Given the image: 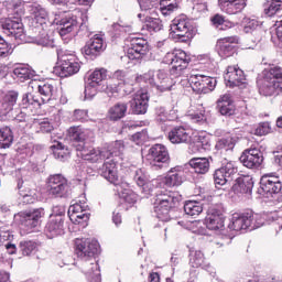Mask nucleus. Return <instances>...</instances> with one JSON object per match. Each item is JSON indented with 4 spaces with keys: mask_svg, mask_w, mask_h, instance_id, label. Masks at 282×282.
Listing matches in <instances>:
<instances>
[{
    "mask_svg": "<svg viewBox=\"0 0 282 282\" xmlns=\"http://www.w3.org/2000/svg\"><path fill=\"white\" fill-rule=\"evenodd\" d=\"M154 213L161 221H171V212L175 210L182 202L177 192L163 191L155 196Z\"/></svg>",
    "mask_w": 282,
    "mask_h": 282,
    "instance_id": "1",
    "label": "nucleus"
},
{
    "mask_svg": "<svg viewBox=\"0 0 282 282\" xmlns=\"http://www.w3.org/2000/svg\"><path fill=\"white\" fill-rule=\"evenodd\" d=\"M259 94L261 96H279L282 91V68L271 67L263 72V77L258 80Z\"/></svg>",
    "mask_w": 282,
    "mask_h": 282,
    "instance_id": "2",
    "label": "nucleus"
},
{
    "mask_svg": "<svg viewBox=\"0 0 282 282\" xmlns=\"http://www.w3.org/2000/svg\"><path fill=\"white\" fill-rule=\"evenodd\" d=\"M137 83H140L143 85H149L150 87H153L158 91H171L173 89V79L169 77V73L162 69L159 70H149L148 73H144L143 75H139L135 78Z\"/></svg>",
    "mask_w": 282,
    "mask_h": 282,
    "instance_id": "3",
    "label": "nucleus"
},
{
    "mask_svg": "<svg viewBox=\"0 0 282 282\" xmlns=\"http://www.w3.org/2000/svg\"><path fill=\"white\" fill-rule=\"evenodd\" d=\"M57 61L58 66L55 68L54 73L59 76V78H69V76H74V74L80 72V62H78V57L72 53L58 51Z\"/></svg>",
    "mask_w": 282,
    "mask_h": 282,
    "instance_id": "4",
    "label": "nucleus"
},
{
    "mask_svg": "<svg viewBox=\"0 0 282 282\" xmlns=\"http://www.w3.org/2000/svg\"><path fill=\"white\" fill-rule=\"evenodd\" d=\"M171 36L180 43H187L193 39V23L185 14L176 17L171 24Z\"/></svg>",
    "mask_w": 282,
    "mask_h": 282,
    "instance_id": "5",
    "label": "nucleus"
},
{
    "mask_svg": "<svg viewBox=\"0 0 282 282\" xmlns=\"http://www.w3.org/2000/svg\"><path fill=\"white\" fill-rule=\"evenodd\" d=\"M75 254L80 260L96 259L100 254V243L91 238L75 239Z\"/></svg>",
    "mask_w": 282,
    "mask_h": 282,
    "instance_id": "6",
    "label": "nucleus"
},
{
    "mask_svg": "<svg viewBox=\"0 0 282 282\" xmlns=\"http://www.w3.org/2000/svg\"><path fill=\"white\" fill-rule=\"evenodd\" d=\"M45 217V209L36 208L19 213L15 218L19 219L22 230L28 235L34 232L35 228L41 226V218Z\"/></svg>",
    "mask_w": 282,
    "mask_h": 282,
    "instance_id": "7",
    "label": "nucleus"
},
{
    "mask_svg": "<svg viewBox=\"0 0 282 282\" xmlns=\"http://www.w3.org/2000/svg\"><path fill=\"white\" fill-rule=\"evenodd\" d=\"M48 194L52 197L67 199L72 195V189L67 183V178L62 174H54L47 178Z\"/></svg>",
    "mask_w": 282,
    "mask_h": 282,
    "instance_id": "8",
    "label": "nucleus"
},
{
    "mask_svg": "<svg viewBox=\"0 0 282 282\" xmlns=\"http://www.w3.org/2000/svg\"><path fill=\"white\" fill-rule=\"evenodd\" d=\"M263 152L261 149L251 147L242 151L239 161L246 169L257 171L263 166Z\"/></svg>",
    "mask_w": 282,
    "mask_h": 282,
    "instance_id": "9",
    "label": "nucleus"
},
{
    "mask_svg": "<svg viewBox=\"0 0 282 282\" xmlns=\"http://www.w3.org/2000/svg\"><path fill=\"white\" fill-rule=\"evenodd\" d=\"M163 63H165V65H173L172 70L180 75L183 69L188 67V64L191 63V55L186 54V52L182 50H176L172 53H166L163 57Z\"/></svg>",
    "mask_w": 282,
    "mask_h": 282,
    "instance_id": "10",
    "label": "nucleus"
},
{
    "mask_svg": "<svg viewBox=\"0 0 282 282\" xmlns=\"http://www.w3.org/2000/svg\"><path fill=\"white\" fill-rule=\"evenodd\" d=\"M263 226V223H254V214L252 212L245 214H235L228 225L229 230L239 232L240 230H248V228L254 229Z\"/></svg>",
    "mask_w": 282,
    "mask_h": 282,
    "instance_id": "11",
    "label": "nucleus"
},
{
    "mask_svg": "<svg viewBox=\"0 0 282 282\" xmlns=\"http://www.w3.org/2000/svg\"><path fill=\"white\" fill-rule=\"evenodd\" d=\"M147 160L152 169H164V166L169 164V160H171V158L169 156V150H166V147L155 144L150 148Z\"/></svg>",
    "mask_w": 282,
    "mask_h": 282,
    "instance_id": "12",
    "label": "nucleus"
},
{
    "mask_svg": "<svg viewBox=\"0 0 282 282\" xmlns=\"http://www.w3.org/2000/svg\"><path fill=\"white\" fill-rule=\"evenodd\" d=\"M189 84L196 94H210L217 87V79L205 75H191Z\"/></svg>",
    "mask_w": 282,
    "mask_h": 282,
    "instance_id": "13",
    "label": "nucleus"
},
{
    "mask_svg": "<svg viewBox=\"0 0 282 282\" xmlns=\"http://www.w3.org/2000/svg\"><path fill=\"white\" fill-rule=\"evenodd\" d=\"M282 183L278 178V176H273L271 174H264L260 180V195L263 197H274V195L281 194Z\"/></svg>",
    "mask_w": 282,
    "mask_h": 282,
    "instance_id": "14",
    "label": "nucleus"
},
{
    "mask_svg": "<svg viewBox=\"0 0 282 282\" xmlns=\"http://www.w3.org/2000/svg\"><path fill=\"white\" fill-rule=\"evenodd\" d=\"M149 54V42L143 37H131L127 56L130 61H140Z\"/></svg>",
    "mask_w": 282,
    "mask_h": 282,
    "instance_id": "15",
    "label": "nucleus"
},
{
    "mask_svg": "<svg viewBox=\"0 0 282 282\" xmlns=\"http://www.w3.org/2000/svg\"><path fill=\"white\" fill-rule=\"evenodd\" d=\"M237 175V166L235 163L227 162L220 169L214 173V184L216 186H226V184L232 182V177Z\"/></svg>",
    "mask_w": 282,
    "mask_h": 282,
    "instance_id": "16",
    "label": "nucleus"
},
{
    "mask_svg": "<svg viewBox=\"0 0 282 282\" xmlns=\"http://www.w3.org/2000/svg\"><path fill=\"white\" fill-rule=\"evenodd\" d=\"M105 52V41L100 35H95L88 42H86L85 46L82 48V54L94 61L98 58Z\"/></svg>",
    "mask_w": 282,
    "mask_h": 282,
    "instance_id": "17",
    "label": "nucleus"
},
{
    "mask_svg": "<svg viewBox=\"0 0 282 282\" xmlns=\"http://www.w3.org/2000/svg\"><path fill=\"white\" fill-rule=\"evenodd\" d=\"M0 25L4 31V34H8V36H14V39L20 40L23 39L24 30L23 22H21V19L1 18Z\"/></svg>",
    "mask_w": 282,
    "mask_h": 282,
    "instance_id": "18",
    "label": "nucleus"
},
{
    "mask_svg": "<svg viewBox=\"0 0 282 282\" xmlns=\"http://www.w3.org/2000/svg\"><path fill=\"white\" fill-rule=\"evenodd\" d=\"M239 43V37L234 36H227L223 37L217 41V52L221 58H229V56H232L235 54V45Z\"/></svg>",
    "mask_w": 282,
    "mask_h": 282,
    "instance_id": "19",
    "label": "nucleus"
},
{
    "mask_svg": "<svg viewBox=\"0 0 282 282\" xmlns=\"http://www.w3.org/2000/svg\"><path fill=\"white\" fill-rule=\"evenodd\" d=\"M225 80L227 87H242L247 83L246 74H243L241 68H237V66H229L227 68Z\"/></svg>",
    "mask_w": 282,
    "mask_h": 282,
    "instance_id": "20",
    "label": "nucleus"
},
{
    "mask_svg": "<svg viewBox=\"0 0 282 282\" xmlns=\"http://www.w3.org/2000/svg\"><path fill=\"white\" fill-rule=\"evenodd\" d=\"M130 107L132 113H135V116L147 113V109H149V94L138 91L130 101Z\"/></svg>",
    "mask_w": 282,
    "mask_h": 282,
    "instance_id": "21",
    "label": "nucleus"
},
{
    "mask_svg": "<svg viewBox=\"0 0 282 282\" xmlns=\"http://www.w3.org/2000/svg\"><path fill=\"white\" fill-rule=\"evenodd\" d=\"M45 235L48 239L65 235V220L63 218H48L45 226Z\"/></svg>",
    "mask_w": 282,
    "mask_h": 282,
    "instance_id": "22",
    "label": "nucleus"
},
{
    "mask_svg": "<svg viewBox=\"0 0 282 282\" xmlns=\"http://www.w3.org/2000/svg\"><path fill=\"white\" fill-rule=\"evenodd\" d=\"M76 151L80 152L82 160H86V162H90L91 164H96V162H100L105 160V154H102L100 149L87 148L85 144H77Z\"/></svg>",
    "mask_w": 282,
    "mask_h": 282,
    "instance_id": "23",
    "label": "nucleus"
},
{
    "mask_svg": "<svg viewBox=\"0 0 282 282\" xmlns=\"http://www.w3.org/2000/svg\"><path fill=\"white\" fill-rule=\"evenodd\" d=\"M68 135L70 140H74V142H80L79 144H84L85 147V142L94 138V131L80 126H73L68 129Z\"/></svg>",
    "mask_w": 282,
    "mask_h": 282,
    "instance_id": "24",
    "label": "nucleus"
},
{
    "mask_svg": "<svg viewBox=\"0 0 282 282\" xmlns=\"http://www.w3.org/2000/svg\"><path fill=\"white\" fill-rule=\"evenodd\" d=\"M218 6L226 14H239L247 3L246 0H218Z\"/></svg>",
    "mask_w": 282,
    "mask_h": 282,
    "instance_id": "25",
    "label": "nucleus"
},
{
    "mask_svg": "<svg viewBox=\"0 0 282 282\" xmlns=\"http://www.w3.org/2000/svg\"><path fill=\"white\" fill-rule=\"evenodd\" d=\"M18 99L19 93L11 91L4 95V97L0 100V118H6V116L12 111Z\"/></svg>",
    "mask_w": 282,
    "mask_h": 282,
    "instance_id": "26",
    "label": "nucleus"
},
{
    "mask_svg": "<svg viewBox=\"0 0 282 282\" xmlns=\"http://www.w3.org/2000/svg\"><path fill=\"white\" fill-rule=\"evenodd\" d=\"M167 138L172 144H186V142H191V133L184 127L173 128L169 132Z\"/></svg>",
    "mask_w": 282,
    "mask_h": 282,
    "instance_id": "27",
    "label": "nucleus"
},
{
    "mask_svg": "<svg viewBox=\"0 0 282 282\" xmlns=\"http://www.w3.org/2000/svg\"><path fill=\"white\" fill-rule=\"evenodd\" d=\"M107 181L115 186V193H120L124 186H129L127 183H122L120 175L118 174V166L116 163H110L108 166Z\"/></svg>",
    "mask_w": 282,
    "mask_h": 282,
    "instance_id": "28",
    "label": "nucleus"
},
{
    "mask_svg": "<svg viewBox=\"0 0 282 282\" xmlns=\"http://www.w3.org/2000/svg\"><path fill=\"white\" fill-rule=\"evenodd\" d=\"M29 12L31 14V19H33V23L43 26L47 23V11L45 8H42L41 4H31L29 7Z\"/></svg>",
    "mask_w": 282,
    "mask_h": 282,
    "instance_id": "29",
    "label": "nucleus"
},
{
    "mask_svg": "<svg viewBox=\"0 0 282 282\" xmlns=\"http://www.w3.org/2000/svg\"><path fill=\"white\" fill-rule=\"evenodd\" d=\"M78 28V18L76 15H66L59 21V35L67 36Z\"/></svg>",
    "mask_w": 282,
    "mask_h": 282,
    "instance_id": "30",
    "label": "nucleus"
},
{
    "mask_svg": "<svg viewBox=\"0 0 282 282\" xmlns=\"http://www.w3.org/2000/svg\"><path fill=\"white\" fill-rule=\"evenodd\" d=\"M191 169L198 175H206L210 171V161L208 158H193L188 162Z\"/></svg>",
    "mask_w": 282,
    "mask_h": 282,
    "instance_id": "31",
    "label": "nucleus"
},
{
    "mask_svg": "<svg viewBox=\"0 0 282 282\" xmlns=\"http://www.w3.org/2000/svg\"><path fill=\"white\" fill-rule=\"evenodd\" d=\"M253 186H254V182L252 181V177L242 176L236 180V183L234 184L232 189L236 193L248 194V193H252Z\"/></svg>",
    "mask_w": 282,
    "mask_h": 282,
    "instance_id": "32",
    "label": "nucleus"
},
{
    "mask_svg": "<svg viewBox=\"0 0 282 282\" xmlns=\"http://www.w3.org/2000/svg\"><path fill=\"white\" fill-rule=\"evenodd\" d=\"M37 91L42 96L40 100H42L43 104L50 102V100H54L56 98V88L53 84L42 83L37 85Z\"/></svg>",
    "mask_w": 282,
    "mask_h": 282,
    "instance_id": "33",
    "label": "nucleus"
},
{
    "mask_svg": "<svg viewBox=\"0 0 282 282\" xmlns=\"http://www.w3.org/2000/svg\"><path fill=\"white\" fill-rule=\"evenodd\" d=\"M208 230H221L224 228V215L219 213L208 214L205 218Z\"/></svg>",
    "mask_w": 282,
    "mask_h": 282,
    "instance_id": "34",
    "label": "nucleus"
},
{
    "mask_svg": "<svg viewBox=\"0 0 282 282\" xmlns=\"http://www.w3.org/2000/svg\"><path fill=\"white\" fill-rule=\"evenodd\" d=\"M43 101L39 95L28 93L22 97V107L23 109H40Z\"/></svg>",
    "mask_w": 282,
    "mask_h": 282,
    "instance_id": "35",
    "label": "nucleus"
},
{
    "mask_svg": "<svg viewBox=\"0 0 282 282\" xmlns=\"http://www.w3.org/2000/svg\"><path fill=\"white\" fill-rule=\"evenodd\" d=\"M23 184V181L18 182V191L22 196L23 204H34L36 202V193H34V189L28 188Z\"/></svg>",
    "mask_w": 282,
    "mask_h": 282,
    "instance_id": "36",
    "label": "nucleus"
},
{
    "mask_svg": "<svg viewBox=\"0 0 282 282\" xmlns=\"http://www.w3.org/2000/svg\"><path fill=\"white\" fill-rule=\"evenodd\" d=\"M88 83L97 85V87H105V80H107V69L98 68L95 69L87 78Z\"/></svg>",
    "mask_w": 282,
    "mask_h": 282,
    "instance_id": "37",
    "label": "nucleus"
},
{
    "mask_svg": "<svg viewBox=\"0 0 282 282\" xmlns=\"http://www.w3.org/2000/svg\"><path fill=\"white\" fill-rule=\"evenodd\" d=\"M116 195H118V197L121 202H124L126 204H129L130 206H133V204H135V202H138V194H135V192L127 188V186H123L122 189H119V192H116Z\"/></svg>",
    "mask_w": 282,
    "mask_h": 282,
    "instance_id": "38",
    "label": "nucleus"
},
{
    "mask_svg": "<svg viewBox=\"0 0 282 282\" xmlns=\"http://www.w3.org/2000/svg\"><path fill=\"white\" fill-rule=\"evenodd\" d=\"M33 76L34 74L29 66H18L12 72V77L21 83L24 80H30V78H33Z\"/></svg>",
    "mask_w": 282,
    "mask_h": 282,
    "instance_id": "39",
    "label": "nucleus"
},
{
    "mask_svg": "<svg viewBox=\"0 0 282 282\" xmlns=\"http://www.w3.org/2000/svg\"><path fill=\"white\" fill-rule=\"evenodd\" d=\"M162 28H164V25L162 24V20H160V18L147 17L142 30H147V32L153 34V32H160Z\"/></svg>",
    "mask_w": 282,
    "mask_h": 282,
    "instance_id": "40",
    "label": "nucleus"
},
{
    "mask_svg": "<svg viewBox=\"0 0 282 282\" xmlns=\"http://www.w3.org/2000/svg\"><path fill=\"white\" fill-rule=\"evenodd\" d=\"M14 137L10 127L0 128V149H10Z\"/></svg>",
    "mask_w": 282,
    "mask_h": 282,
    "instance_id": "41",
    "label": "nucleus"
},
{
    "mask_svg": "<svg viewBox=\"0 0 282 282\" xmlns=\"http://www.w3.org/2000/svg\"><path fill=\"white\" fill-rule=\"evenodd\" d=\"M263 9L267 17H274L276 12H281L282 10V0H265Z\"/></svg>",
    "mask_w": 282,
    "mask_h": 282,
    "instance_id": "42",
    "label": "nucleus"
},
{
    "mask_svg": "<svg viewBox=\"0 0 282 282\" xmlns=\"http://www.w3.org/2000/svg\"><path fill=\"white\" fill-rule=\"evenodd\" d=\"M86 85H85V97L84 100H91L94 98V96H96V94H98V91H107V87L106 86H97L96 84L88 82L86 79Z\"/></svg>",
    "mask_w": 282,
    "mask_h": 282,
    "instance_id": "43",
    "label": "nucleus"
},
{
    "mask_svg": "<svg viewBox=\"0 0 282 282\" xmlns=\"http://www.w3.org/2000/svg\"><path fill=\"white\" fill-rule=\"evenodd\" d=\"M127 104H116L113 107L109 109V118L110 120H120L127 116Z\"/></svg>",
    "mask_w": 282,
    "mask_h": 282,
    "instance_id": "44",
    "label": "nucleus"
},
{
    "mask_svg": "<svg viewBox=\"0 0 282 282\" xmlns=\"http://www.w3.org/2000/svg\"><path fill=\"white\" fill-rule=\"evenodd\" d=\"M180 4L177 0H160V10L163 17H169L178 10Z\"/></svg>",
    "mask_w": 282,
    "mask_h": 282,
    "instance_id": "45",
    "label": "nucleus"
},
{
    "mask_svg": "<svg viewBox=\"0 0 282 282\" xmlns=\"http://www.w3.org/2000/svg\"><path fill=\"white\" fill-rule=\"evenodd\" d=\"M237 144V139L235 137L221 138L216 142L215 149L217 151H232Z\"/></svg>",
    "mask_w": 282,
    "mask_h": 282,
    "instance_id": "46",
    "label": "nucleus"
},
{
    "mask_svg": "<svg viewBox=\"0 0 282 282\" xmlns=\"http://www.w3.org/2000/svg\"><path fill=\"white\" fill-rule=\"evenodd\" d=\"M184 210L186 215L197 217L200 213H203L204 207H202V203L197 200H187L184 205Z\"/></svg>",
    "mask_w": 282,
    "mask_h": 282,
    "instance_id": "47",
    "label": "nucleus"
},
{
    "mask_svg": "<svg viewBox=\"0 0 282 282\" xmlns=\"http://www.w3.org/2000/svg\"><path fill=\"white\" fill-rule=\"evenodd\" d=\"M53 155L55 160H59L61 162H65L69 158V150L63 145V143L57 142L52 145Z\"/></svg>",
    "mask_w": 282,
    "mask_h": 282,
    "instance_id": "48",
    "label": "nucleus"
},
{
    "mask_svg": "<svg viewBox=\"0 0 282 282\" xmlns=\"http://www.w3.org/2000/svg\"><path fill=\"white\" fill-rule=\"evenodd\" d=\"M82 272L87 276H91L98 272V263H96V259L82 260Z\"/></svg>",
    "mask_w": 282,
    "mask_h": 282,
    "instance_id": "49",
    "label": "nucleus"
},
{
    "mask_svg": "<svg viewBox=\"0 0 282 282\" xmlns=\"http://www.w3.org/2000/svg\"><path fill=\"white\" fill-rule=\"evenodd\" d=\"M204 252L196 250L189 251V265H192V268H202V265H204Z\"/></svg>",
    "mask_w": 282,
    "mask_h": 282,
    "instance_id": "50",
    "label": "nucleus"
},
{
    "mask_svg": "<svg viewBox=\"0 0 282 282\" xmlns=\"http://www.w3.org/2000/svg\"><path fill=\"white\" fill-rule=\"evenodd\" d=\"M182 171L175 172L171 170L165 178L166 186H180L182 184Z\"/></svg>",
    "mask_w": 282,
    "mask_h": 282,
    "instance_id": "51",
    "label": "nucleus"
},
{
    "mask_svg": "<svg viewBox=\"0 0 282 282\" xmlns=\"http://www.w3.org/2000/svg\"><path fill=\"white\" fill-rule=\"evenodd\" d=\"M19 248L23 257H30V254L36 251V242L32 240H23L20 242Z\"/></svg>",
    "mask_w": 282,
    "mask_h": 282,
    "instance_id": "52",
    "label": "nucleus"
},
{
    "mask_svg": "<svg viewBox=\"0 0 282 282\" xmlns=\"http://www.w3.org/2000/svg\"><path fill=\"white\" fill-rule=\"evenodd\" d=\"M132 177L137 186L143 187L149 184V175H147V172H144L142 169L135 170Z\"/></svg>",
    "mask_w": 282,
    "mask_h": 282,
    "instance_id": "53",
    "label": "nucleus"
},
{
    "mask_svg": "<svg viewBox=\"0 0 282 282\" xmlns=\"http://www.w3.org/2000/svg\"><path fill=\"white\" fill-rule=\"evenodd\" d=\"M33 43H35V45H42V47H50L52 45V40H50L47 32L42 30L40 35L33 37Z\"/></svg>",
    "mask_w": 282,
    "mask_h": 282,
    "instance_id": "54",
    "label": "nucleus"
},
{
    "mask_svg": "<svg viewBox=\"0 0 282 282\" xmlns=\"http://www.w3.org/2000/svg\"><path fill=\"white\" fill-rule=\"evenodd\" d=\"M217 109L221 116H235V104L234 102H225L217 104Z\"/></svg>",
    "mask_w": 282,
    "mask_h": 282,
    "instance_id": "55",
    "label": "nucleus"
},
{
    "mask_svg": "<svg viewBox=\"0 0 282 282\" xmlns=\"http://www.w3.org/2000/svg\"><path fill=\"white\" fill-rule=\"evenodd\" d=\"M87 207L88 206L85 203V199H83L79 203H76L74 205H70L68 208V217H72V215H78L79 213H86Z\"/></svg>",
    "mask_w": 282,
    "mask_h": 282,
    "instance_id": "56",
    "label": "nucleus"
},
{
    "mask_svg": "<svg viewBox=\"0 0 282 282\" xmlns=\"http://www.w3.org/2000/svg\"><path fill=\"white\" fill-rule=\"evenodd\" d=\"M89 217H91V214L83 212L79 214H72L69 219L74 224H87L89 221Z\"/></svg>",
    "mask_w": 282,
    "mask_h": 282,
    "instance_id": "57",
    "label": "nucleus"
},
{
    "mask_svg": "<svg viewBox=\"0 0 282 282\" xmlns=\"http://www.w3.org/2000/svg\"><path fill=\"white\" fill-rule=\"evenodd\" d=\"M58 218L65 221V207L61 205L54 206L52 214L50 216V219H58Z\"/></svg>",
    "mask_w": 282,
    "mask_h": 282,
    "instance_id": "58",
    "label": "nucleus"
},
{
    "mask_svg": "<svg viewBox=\"0 0 282 282\" xmlns=\"http://www.w3.org/2000/svg\"><path fill=\"white\" fill-rule=\"evenodd\" d=\"M12 52H14L12 44L8 42L0 43V58H8V56H11Z\"/></svg>",
    "mask_w": 282,
    "mask_h": 282,
    "instance_id": "59",
    "label": "nucleus"
},
{
    "mask_svg": "<svg viewBox=\"0 0 282 282\" xmlns=\"http://www.w3.org/2000/svg\"><path fill=\"white\" fill-rule=\"evenodd\" d=\"M53 131H54V124L50 122V119H43V121L39 123L40 133H52Z\"/></svg>",
    "mask_w": 282,
    "mask_h": 282,
    "instance_id": "60",
    "label": "nucleus"
},
{
    "mask_svg": "<svg viewBox=\"0 0 282 282\" xmlns=\"http://www.w3.org/2000/svg\"><path fill=\"white\" fill-rule=\"evenodd\" d=\"M155 120L156 122H159V124H163V122H166V120H169V117L166 115V108L158 107L155 109Z\"/></svg>",
    "mask_w": 282,
    "mask_h": 282,
    "instance_id": "61",
    "label": "nucleus"
},
{
    "mask_svg": "<svg viewBox=\"0 0 282 282\" xmlns=\"http://www.w3.org/2000/svg\"><path fill=\"white\" fill-rule=\"evenodd\" d=\"M270 122H262L254 129V135H268L270 133Z\"/></svg>",
    "mask_w": 282,
    "mask_h": 282,
    "instance_id": "62",
    "label": "nucleus"
},
{
    "mask_svg": "<svg viewBox=\"0 0 282 282\" xmlns=\"http://www.w3.org/2000/svg\"><path fill=\"white\" fill-rule=\"evenodd\" d=\"M109 151H110V155H115L116 158H118V155H120L122 151H124V142L115 141Z\"/></svg>",
    "mask_w": 282,
    "mask_h": 282,
    "instance_id": "63",
    "label": "nucleus"
},
{
    "mask_svg": "<svg viewBox=\"0 0 282 282\" xmlns=\"http://www.w3.org/2000/svg\"><path fill=\"white\" fill-rule=\"evenodd\" d=\"M147 140H149V132L147 130H142L132 135V141L137 144H142L143 142H147Z\"/></svg>",
    "mask_w": 282,
    "mask_h": 282,
    "instance_id": "64",
    "label": "nucleus"
}]
</instances>
